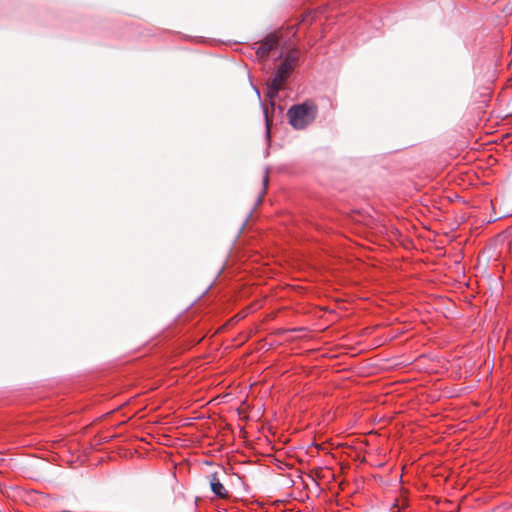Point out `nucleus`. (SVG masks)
I'll list each match as a JSON object with an SVG mask.
<instances>
[{
  "label": "nucleus",
  "mask_w": 512,
  "mask_h": 512,
  "mask_svg": "<svg viewBox=\"0 0 512 512\" xmlns=\"http://www.w3.org/2000/svg\"><path fill=\"white\" fill-rule=\"evenodd\" d=\"M299 58L298 51L289 52L281 64L278 66L274 75L268 81V96L273 98L278 91L282 89L284 82L296 67Z\"/></svg>",
  "instance_id": "obj_1"
},
{
  "label": "nucleus",
  "mask_w": 512,
  "mask_h": 512,
  "mask_svg": "<svg viewBox=\"0 0 512 512\" xmlns=\"http://www.w3.org/2000/svg\"><path fill=\"white\" fill-rule=\"evenodd\" d=\"M317 113V105L312 101H305L290 107L287 116L290 125L295 129L301 130L315 120Z\"/></svg>",
  "instance_id": "obj_2"
},
{
  "label": "nucleus",
  "mask_w": 512,
  "mask_h": 512,
  "mask_svg": "<svg viewBox=\"0 0 512 512\" xmlns=\"http://www.w3.org/2000/svg\"><path fill=\"white\" fill-rule=\"evenodd\" d=\"M279 38L276 34L272 33L266 36L262 41L254 44L256 56L259 60L266 59L274 55L278 51Z\"/></svg>",
  "instance_id": "obj_3"
},
{
  "label": "nucleus",
  "mask_w": 512,
  "mask_h": 512,
  "mask_svg": "<svg viewBox=\"0 0 512 512\" xmlns=\"http://www.w3.org/2000/svg\"><path fill=\"white\" fill-rule=\"evenodd\" d=\"M210 487L212 492L221 499H226L229 496L227 489L220 482L217 474H212L210 476Z\"/></svg>",
  "instance_id": "obj_4"
},
{
  "label": "nucleus",
  "mask_w": 512,
  "mask_h": 512,
  "mask_svg": "<svg viewBox=\"0 0 512 512\" xmlns=\"http://www.w3.org/2000/svg\"><path fill=\"white\" fill-rule=\"evenodd\" d=\"M264 116H265V121H266L267 134L269 135V133H270V120H269L268 113H267L266 109L264 110Z\"/></svg>",
  "instance_id": "obj_5"
}]
</instances>
